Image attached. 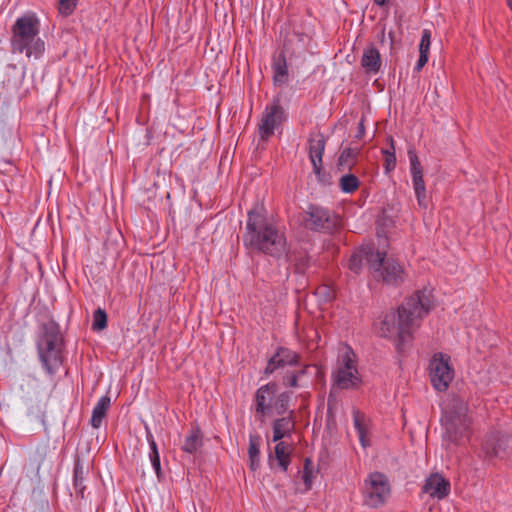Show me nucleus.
<instances>
[{
	"label": "nucleus",
	"mask_w": 512,
	"mask_h": 512,
	"mask_svg": "<svg viewBox=\"0 0 512 512\" xmlns=\"http://www.w3.org/2000/svg\"><path fill=\"white\" fill-rule=\"evenodd\" d=\"M423 491L429 494L430 497L441 500L449 494L450 482L442 475L434 473L427 478Z\"/></svg>",
	"instance_id": "nucleus-18"
},
{
	"label": "nucleus",
	"mask_w": 512,
	"mask_h": 512,
	"mask_svg": "<svg viewBox=\"0 0 512 512\" xmlns=\"http://www.w3.org/2000/svg\"><path fill=\"white\" fill-rule=\"evenodd\" d=\"M360 185V181L354 174H345L339 180V186L344 193L351 194L355 192Z\"/></svg>",
	"instance_id": "nucleus-30"
},
{
	"label": "nucleus",
	"mask_w": 512,
	"mask_h": 512,
	"mask_svg": "<svg viewBox=\"0 0 512 512\" xmlns=\"http://www.w3.org/2000/svg\"><path fill=\"white\" fill-rule=\"evenodd\" d=\"M107 327V314L106 312L98 308L93 313L92 329L95 331L104 330Z\"/></svg>",
	"instance_id": "nucleus-33"
},
{
	"label": "nucleus",
	"mask_w": 512,
	"mask_h": 512,
	"mask_svg": "<svg viewBox=\"0 0 512 512\" xmlns=\"http://www.w3.org/2000/svg\"><path fill=\"white\" fill-rule=\"evenodd\" d=\"M298 381L297 375H294L293 372H287L283 377V385L286 387L297 388L299 387Z\"/></svg>",
	"instance_id": "nucleus-39"
},
{
	"label": "nucleus",
	"mask_w": 512,
	"mask_h": 512,
	"mask_svg": "<svg viewBox=\"0 0 512 512\" xmlns=\"http://www.w3.org/2000/svg\"><path fill=\"white\" fill-rule=\"evenodd\" d=\"M304 222L310 230L325 233H332L340 226V219L335 213L316 205L308 207Z\"/></svg>",
	"instance_id": "nucleus-10"
},
{
	"label": "nucleus",
	"mask_w": 512,
	"mask_h": 512,
	"mask_svg": "<svg viewBox=\"0 0 512 512\" xmlns=\"http://www.w3.org/2000/svg\"><path fill=\"white\" fill-rule=\"evenodd\" d=\"M507 4H508L509 8L512 11V0H507Z\"/></svg>",
	"instance_id": "nucleus-44"
},
{
	"label": "nucleus",
	"mask_w": 512,
	"mask_h": 512,
	"mask_svg": "<svg viewBox=\"0 0 512 512\" xmlns=\"http://www.w3.org/2000/svg\"><path fill=\"white\" fill-rule=\"evenodd\" d=\"M353 422L354 427L357 431L359 441L363 448H366L370 445L369 439L367 438L368 435V426L365 421V415L360 413L359 411L353 412Z\"/></svg>",
	"instance_id": "nucleus-26"
},
{
	"label": "nucleus",
	"mask_w": 512,
	"mask_h": 512,
	"mask_svg": "<svg viewBox=\"0 0 512 512\" xmlns=\"http://www.w3.org/2000/svg\"><path fill=\"white\" fill-rule=\"evenodd\" d=\"M380 52L374 46L367 47L361 58V66L366 73L377 74L381 68Z\"/></svg>",
	"instance_id": "nucleus-21"
},
{
	"label": "nucleus",
	"mask_w": 512,
	"mask_h": 512,
	"mask_svg": "<svg viewBox=\"0 0 512 512\" xmlns=\"http://www.w3.org/2000/svg\"><path fill=\"white\" fill-rule=\"evenodd\" d=\"M146 439L149 444L150 452L149 458L152 464V467L158 477L161 475V463H160V455L158 451L157 443L154 439L153 434L147 429Z\"/></svg>",
	"instance_id": "nucleus-28"
},
{
	"label": "nucleus",
	"mask_w": 512,
	"mask_h": 512,
	"mask_svg": "<svg viewBox=\"0 0 512 512\" xmlns=\"http://www.w3.org/2000/svg\"><path fill=\"white\" fill-rule=\"evenodd\" d=\"M288 416L277 418L272 423L273 428V442L281 441L287 436H291L295 429L294 411L289 410Z\"/></svg>",
	"instance_id": "nucleus-19"
},
{
	"label": "nucleus",
	"mask_w": 512,
	"mask_h": 512,
	"mask_svg": "<svg viewBox=\"0 0 512 512\" xmlns=\"http://www.w3.org/2000/svg\"><path fill=\"white\" fill-rule=\"evenodd\" d=\"M512 452V437L507 433L490 430L481 444V456L485 459H503Z\"/></svg>",
	"instance_id": "nucleus-9"
},
{
	"label": "nucleus",
	"mask_w": 512,
	"mask_h": 512,
	"mask_svg": "<svg viewBox=\"0 0 512 512\" xmlns=\"http://www.w3.org/2000/svg\"><path fill=\"white\" fill-rule=\"evenodd\" d=\"M111 405V399L109 396H102L92 410L91 426L93 428H99L102 425V421L106 416V413Z\"/></svg>",
	"instance_id": "nucleus-24"
},
{
	"label": "nucleus",
	"mask_w": 512,
	"mask_h": 512,
	"mask_svg": "<svg viewBox=\"0 0 512 512\" xmlns=\"http://www.w3.org/2000/svg\"><path fill=\"white\" fill-rule=\"evenodd\" d=\"M301 355L287 347H277L274 354L270 357L264 369L265 375L273 374L277 369L286 366L294 367L300 364Z\"/></svg>",
	"instance_id": "nucleus-15"
},
{
	"label": "nucleus",
	"mask_w": 512,
	"mask_h": 512,
	"mask_svg": "<svg viewBox=\"0 0 512 512\" xmlns=\"http://www.w3.org/2000/svg\"><path fill=\"white\" fill-rule=\"evenodd\" d=\"M408 156L410 160V172L412 176L413 188L418 205L421 208L427 209L429 206V199L426 195V187L423 180L421 163L413 150L408 151Z\"/></svg>",
	"instance_id": "nucleus-14"
},
{
	"label": "nucleus",
	"mask_w": 512,
	"mask_h": 512,
	"mask_svg": "<svg viewBox=\"0 0 512 512\" xmlns=\"http://www.w3.org/2000/svg\"><path fill=\"white\" fill-rule=\"evenodd\" d=\"M308 367H309V365H305L302 369L293 372V374L297 375V378L300 379L303 375L306 374Z\"/></svg>",
	"instance_id": "nucleus-42"
},
{
	"label": "nucleus",
	"mask_w": 512,
	"mask_h": 512,
	"mask_svg": "<svg viewBox=\"0 0 512 512\" xmlns=\"http://www.w3.org/2000/svg\"><path fill=\"white\" fill-rule=\"evenodd\" d=\"M277 390L278 385L275 382H269L256 390L252 407L260 421L273 415L283 416L289 411L291 393H277Z\"/></svg>",
	"instance_id": "nucleus-5"
},
{
	"label": "nucleus",
	"mask_w": 512,
	"mask_h": 512,
	"mask_svg": "<svg viewBox=\"0 0 512 512\" xmlns=\"http://www.w3.org/2000/svg\"><path fill=\"white\" fill-rule=\"evenodd\" d=\"M390 145H391V150H388V149L382 150V153L384 154V157H385L384 168H385L386 173L391 172L396 167L395 147H394V141L392 138H390Z\"/></svg>",
	"instance_id": "nucleus-31"
},
{
	"label": "nucleus",
	"mask_w": 512,
	"mask_h": 512,
	"mask_svg": "<svg viewBox=\"0 0 512 512\" xmlns=\"http://www.w3.org/2000/svg\"><path fill=\"white\" fill-rule=\"evenodd\" d=\"M431 45V33L429 30L424 29L422 32L420 44H419V52L429 53Z\"/></svg>",
	"instance_id": "nucleus-37"
},
{
	"label": "nucleus",
	"mask_w": 512,
	"mask_h": 512,
	"mask_svg": "<svg viewBox=\"0 0 512 512\" xmlns=\"http://www.w3.org/2000/svg\"><path fill=\"white\" fill-rule=\"evenodd\" d=\"M428 54L429 53L419 52V58H418V61H417L416 65H415V67H414V71L420 72L422 70V68L428 62Z\"/></svg>",
	"instance_id": "nucleus-40"
},
{
	"label": "nucleus",
	"mask_w": 512,
	"mask_h": 512,
	"mask_svg": "<svg viewBox=\"0 0 512 512\" xmlns=\"http://www.w3.org/2000/svg\"><path fill=\"white\" fill-rule=\"evenodd\" d=\"M260 446L261 437L258 434H250L248 459L249 467L252 471H256L260 467Z\"/></svg>",
	"instance_id": "nucleus-25"
},
{
	"label": "nucleus",
	"mask_w": 512,
	"mask_h": 512,
	"mask_svg": "<svg viewBox=\"0 0 512 512\" xmlns=\"http://www.w3.org/2000/svg\"><path fill=\"white\" fill-rule=\"evenodd\" d=\"M379 270H373L374 277L381 279L384 283L397 286L404 281L405 272L403 266L393 258H386L381 252Z\"/></svg>",
	"instance_id": "nucleus-13"
},
{
	"label": "nucleus",
	"mask_w": 512,
	"mask_h": 512,
	"mask_svg": "<svg viewBox=\"0 0 512 512\" xmlns=\"http://www.w3.org/2000/svg\"><path fill=\"white\" fill-rule=\"evenodd\" d=\"M286 120V112L281 105L280 99H274L267 105L262 113L259 123V135L262 140H267L274 134V131Z\"/></svg>",
	"instance_id": "nucleus-12"
},
{
	"label": "nucleus",
	"mask_w": 512,
	"mask_h": 512,
	"mask_svg": "<svg viewBox=\"0 0 512 512\" xmlns=\"http://www.w3.org/2000/svg\"><path fill=\"white\" fill-rule=\"evenodd\" d=\"M310 465H311V460L309 458H306L304 461V469H303L302 479H303V482L305 483L307 490H309L312 485L313 472H312V469L310 468Z\"/></svg>",
	"instance_id": "nucleus-36"
},
{
	"label": "nucleus",
	"mask_w": 512,
	"mask_h": 512,
	"mask_svg": "<svg viewBox=\"0 0 512 512\" xmlns=\"http://www.w3.org/2000/svg\"><path fill=\"white\" fill-rule=\"evenodd\" d=\"M363 494L366 505L372 508L383 505L390 495L387 477L380 472L371 473L364 482Z\"/></svg>",
	"instance_id": "nucleus-8"
},
{
	"label": "nucleus",
	"mask_w": 512,
	"mask_h": 512,
	"mask_svg": "<svg viewBox=\"0 0 512 512\" xmlns=\"http://www.w3.org/2000/svg\"><path fill=\"white\" fill-rule=\"evenodd\" d=\"M363 260L369 264L370 269L379 270V263L381 262V252L376 251L371 246L360 248L358 251L353 253L348 260V268L352 272L358 274L362 269Z\"/></svg>",
	"instance_id": "nucleus-16"
},
{
	"label": "nucleus",
	"mask_w": 512,
	"mask_h": 512,
	"mask_svg": "<svg viewBox=\"0 0 512 512\" xmlns=\"http://www.w3.org/2000/svg\"><path fill=\"white\" fill-rule=\"evenodd\" d=\"M364 135H365V127H364V123H363V119H362L358 125V129H357L355 138L362 139L364 137Z\"/></svg>",
	"instance_id": "nucleus-41"
},
{
	"label": "nucleus",
	"mask_w": 512,
	"mask_h": 512,
	"mask_svg": "<svg viewBox=\"0 0 512 512\" xmlns=\"http://www.w3.org/2000/svg\"><path fill=\"white\" fill-rule=\"evenodd\" d=\"M450 357L442 353H436L429 363V377L432 386L439 392L448 389L454 376V370L450 366Z\"/></svg>",
	"instance_id": "nucleus-11"
},
{
	"label": "nucleus",
	"mask_w": 512,
	"mask_h": 512,
	"mask_svg": "<svg viewBox=\"0 0 512 512\" xmlns=\"http://www.w3.org/2000/svg\"><path fill=\"white\" fill-rule=\"evenodd\" d=\"M388 0H374V3L377 5V6H380V7H383L386 5Z\"/></svg>",
	"instance_id": "nucleus-43"
},
{
	"label": "nucleus",
	"mask_w": 512,
	"mask_h": 512,
	"mask_svg": "<svg viewBox=\"0 0 512 512\" xmlns=\"http://www.w3.org/2000/svg\"><path fill=\"white\" fill-rule=\"evenodd\" d=\"M273 81L275 85H284L288 82V65L284 52L273 57Z\"/></svg>",
	"instance_id": "nucleus-22"
},
{
	"label": "nucleus",
	"mask_w": 512,
	"mask_h": 512,
	"mask_svg": "<svg viewBox=\"0 0 512 512\" xmlns=\"http://www.w3.org/2000/svg\"><path fill=\"white\" fill-rule=\"evenodd\" d=\"M315 295L318 297L320 301L328 303L335 298L336 293L331 286L327 284H322L316 288Z\"/></svg>",
	"instance_id": "nucleus-32"
},
{
	"label": "nucleus",
	"mask_w": 512,
	"mask_h": 512,
	"mask_svg": "<svg viewBox=\"0 0 512 512\" xmlns=\"http://www.w3.org/2000/svg\"><path fill=\"white\" fill-rule=\"evenodd\" d=\"M39 361L50 375H54L63 362V338L59 325L50 320L40 326L36 340Z\"/></svg>",
	"instance_id": "nucleus-3"
},
{
	"label": "nucleus",
	"mask_w": 512,
	"mask_h": 512,
	"mask_svg": "<svg viewBox=\"0 0 512 512\" xmlns=\"http://www.w3.org/2000/svg\"><path fill=\"white\" fill-rule=\"evenodd\" d=\"M203 445V434L198 426L192 427L185 436L181 449L188 454H195Z\"/></svg>",
	"instance_id": "nucleus-23"
},
{
	"label": "nucleus",
	"mask_w": 512,
	"mask_h": 512,
	"mask_svg": "<svg viewBox=\"0 0 512 512\" xmlns=\"http://www.w3.org/2000/svg\"><path fill=\"white\" fill-rule=\"evenodd\" d=\"M77 1L78 0H59V13L65 17L70 16L76 8Z\"/></svg>",
	"instance_id": "nucleus-35"
},
{
	"label": "nucleus",
	"mask_w": 512,
	"mask_h": 512,
	"mask_svg": "<svg viewBox=\"0 0 512 512\" xmlns=\"http://www.w3.org/2000/svg\"><path fill=\"white\" fill-rule=\"evenodd\" d=\"M309 158L313 166L314 173L319 175L322 170V157L325 150V138L320 132L312 133L308 140Z\"/></svg>",
	"instance_id": "nucleus-17"
},
{
	"label": "nucleus",
	"mask_w": 512,
	"mask_h": 512,
	"mask_svg": "<svg viewBox=\"0 0 512 512\" xmlns=\"http://www.w3.org/2000/svg\"><path fill=\"white\" fill-rule=\"evenodd\" d=\"M333 378L340 389H353L361 383L356 355L350 347H346L345 351L339 355L338 367L333 373Z\"/></svg>",
	"instance_id": "nucleus-7"
},
{
	"label": "nucleus",
	"mask_w": 512,
	"mask_h": 512,
	"mask_svg": "<svg viewBox=\"0 0 512 512\" xmlns=\"http://www.w3.org/2000/svg\"><path fill=\"white\" fill-rule=\"evenodd\" d=\"M468 405L460 398H453L442 416V424L445 429V437L448 441L458 444L469 436L470 418L468 417Z\"/></svg>",
	"instance_id": "nucleus-6"
},
{
	"label": "nucleus",
	"mask_w": 512,
	"mask_h": 512,
	"mask_svg": "<svg viewBox=\"0 0 512 512\" xmlns=\"http://www.w3.org/2000/svg\"><path fill=\"white\" fill-rule=\"evenodd\" d=\"M39 20L33 14L23 15L12 26L11 46L14 53H25L28 58L39 59L45 43L39 38Z\"/></svg>",
	"instance_id": "nucleus-4"
},
{
	"label": "nucleus",
	"mask_w": 512,
	"mask_h": 512,
	"mask_svg": "<svg viewBox=\"0 0 512 512\" xmlns=\"http://www.w3.org/2000/svg\"><path fill=\"white\" fill-rule=\"evenodd\" d=\"M430 308L431 301L426 291H417L398 308L397 325L394 312L385 314L381 321L380 335L390 337L397 334L399 338L397 348L401 349V346L411 338L413 330L428 314Z\"/></svg>",
	"instance_id": "nucleus-2"
},
{
	"label": "nucleus",
	"mask_w": 512,
	"mask_h": 512,
	"mask_svg": "<svg viewBox=\"0 0 512 512\" xmlns=\"http://www.w3.org/2000/svg\"><path fill=\"white\" fill-rule=\"evenodd\" d=\"M243 242L246 247L274 258L287 256L286 237L263 208L255 207L248 212Z\"/></svg>",
	"instance_id": "nucleus-1"
},
{
	"label": "nucleus",
	"mask_w": 512,
	"mask_h": 512,
	"mask_svg": "<svg viewBox=\"0 0 512 512\" xmlns=\"http://www.w3.org/2000/svg\"><path fill=\"white\" fill-rule=\"evenodd\" d=\"M360 151V148L348 147L343 149L339 156L338 164L343 168L351 169L356 163V159L360 154Z\"/></svg>",
	"instance_id": "nucleus-29"
},
{
	"label": "nucleus",
	"mask_w": 512,
	"mask_h": 512,
	"mask_svg": "<svg viewBox=\"0 0 512 512\" xmlns=\"http://www.w3.org/2000/svg\"><path fill=\"white\" fill-rule=\"evenodd\" d=\"M287 260L291 263H294L295 271L299 274H303L306 269L309 267V258L305 254H301L299 257H293L287 253L285 256Z\"/></svg>",
	"instance_id": "nucleus-34"
},
{
	"label": "nucleus",
	"mask_w": 512,
	"mask_h": 512,
	"mask_svg": "<svg viewBox=\"0 0 512 512\" xmlns=\"http://www.w3.org/2000/svg\"><path fill=\"white\" fill-rule=\"evenodd\" d=\"M85 476L86 472L84 470V466L80 460H77L74 464L73 469V487L77 495L81 498H84V492L86 490L85 485Z\"/></svg>",
	"instance_id": "nucleus-27"
},
{
	"label": "nucleus",
	"mask_w": 512,
	"mask_h": 512,
	"mask_svg": "<svg viewBox=\"0 0 512 512\" xmlns=\"http://www.w3.org/2000/svg\"><path fill=\"white\" fill-rule=\"evenodd\" d=\"M292 449L289 444L284 441H278L274 448V454L270 453L268 457L270 467H273L275 462L283 472L288 470L291 463Z\"/></svg>",
	"instance_id": "nucleus-20"
},
{
	"label": "nucleus",
	"mask_w": 512,
	"mask_h": 512,
	"mask_svg": "<svg viewBox=\"0 0 512 512\" xmlns=\"http://www.w3.org/2000/svg\"><path fill=\"white\" fill-rule=\"evenodd\" d=\"M308 40V35L299 31H293L288 39V43L296 41L300 49H305Z\"/></svg>",
	"instance_id": "nucleus-38"
}]
</instances>
